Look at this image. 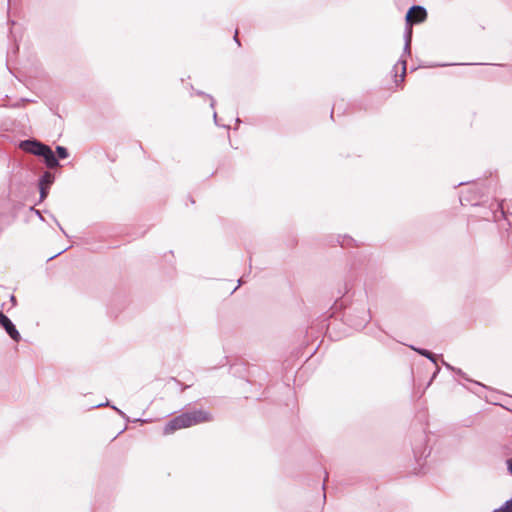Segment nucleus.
Segmentation results:
<instances>
[{"label": "nucleus", "mask_w": 512, "mask_h": 512, "mask_svg": "<svg viewBox=\"0 0 512 512\" xmlns=\"http://www.w3.org/2000/svg\"><path fill=\"white\" fill-rule=\"evenodd\" d=\"M444 365L447 369L451 370V371H454L456 372L458 375H460L461 377H464L465 378V374L464 372L461 370V369H456L454 368L453 366H451L450 364L444 362Z\"/></svg>", "instance_id": "9d476101"}, {"label": "nucleus", "mask_w": 512, "mask_h": 512, "mask_svg": "<svg viewBox=\"0 0 512 512\" xmlns=\"http://www.w3.org/2000/svg\"><path fill=\"white\" fill-rule=\"evenodd\" d=\"M104 404H97L96 407H101L103 406Z\"/></svg>", "instance_id": "aec40b11"}, {"label": "nucleus", "mask_w": 512, "mask_h": 512, "mask_svg": "<svg viewBox=\"0 0 512 512\" xmlns=\"http://www.w3.org/2000/svg\"><path fill=\"white\" fill-rule=\"evenodd\" d=\"M54 181V176L50 172H45L39 181V186L50 187Z\"/></svg>", "instance_id": "423d86ee"}, {"label": "nucleus", "mask_w": 512, "mask_h": 512, "mask_svg": "<svg viewBox=\"0 0 512 512\" xmlns=\"http://www.w3.org/2000/svg\"><path fill=\"white\" fill-rule=\"evenodd\" d=\"M211 420L212 416L208 411L195 410L185 412L167 422L166 425L164 426L163 433L165 435H168L178 429L188 428Z\"/></svg>", "instance_id": "f257e3e1"}, {"label": "nucleus", "mask_w": 512, "mask_h": 512, "mask_svg": "<svg viewBox=\"0 0 512 512\" xmlns=\"http://www.w3.org/2000/svg\"><path fill=\"white\" fill-rule=\"evenodd\" d=\"M214 104H215V101H214L213 98H211V104L210 105H211L212 108L214 107Z\"/></svg>", "instance_id": "6ab92c4d"}, {"label": "nucleus", "mask_w": 512, "mask_h": 512, "mask_svg": "<svg viewBox=\"0 0 512 512\" xmlns=\"http://www.w3.org/2000/svg\"><path fill=\"white\" fill-rule=\"evenodd\" d=\"M369 319H370L369 315L366 312H364L361 320L354 324L355 328L356 329L363 328L368 323Z\"/></svg>", "instance_id": "0eeeda50"}, {"label": "nucleus", "mask_w": 512, "mask_h": 512, "mask_svg": "<svg viewBox=\"0 0 512 512\" xmlns=\"http://www.w3.org/2000/svg\"><path fill=\"white\" fill-rule=\"evenodd\" d=\"M493 512H505L501 507L498 509H495Z\"/></svg>", "instance_id": "a211bd4d"}, {"label": "nucleus", "mask_w": 512, "mask_h": 512, "mask_svg": "<svg viewBox=\"0 0 512 512\" xmlns=\"http://www.w3.org/2000/svg\"><path fill=\"white\" fill-rule=\"evenodd\" d=\"M234 40L235 42L240 45V42H239V39H238V30L235 31V35H234Z\"/></svg>", "instance_id": "2eb2a0df"}, {"label": "nucleus", "mask_w": 512, "mask_h": 512, "mask_svg": "<svg viewBox=\"0 0 512 512\" xmlns=\"http://www.w3.org/2000/svg\"><path fill=\"white\" fill-rule=\"evenodd\" d=\"M20 148L28 153L33 155L42 156L44 155L45 150L48 148L47 145L37 141V140H24L20 142Z\"/></svg>", "instance_id": "7ed1b4c3"}, {"label": "nucleus", "mask_w": 512, "mask_h": 512, "mask_svg": "<svg viewBox=\"0 0 512 512\" xmlns=\"http://www.w3.org/2000/svg\"><path fill=\"white\" fill-rule=\"evenodd\" d=\"M427 17V12L422 6H412L406 14V29H405V46L404 52L410 53V43L412 37L411 26L414 23L423 22Z\"/></svg>", "instance_id": "f03ea898"}, {"label": "nucleus", "mask_w": 512, "mask_h": 512, "mask_svg": "<svg viewBox=\"0 0 512 512\" xmlns=\"http://www.w3.org/2000/svg\"><path fill=\"white\" fill-rule=\"evenodd\" d=\"M0 325L5 329L7 334L16 342L20 341L21 335L16 329L12 321L0 311Z\"/></svg>", "instance_id": "20e7f679"}, {"label": "nucleus", "mask_w": 512, "mask_h": 512, "mask_svg": "<svg viewBox=\"0 0 512 512\" xmlns=\"http://www.w3.org/2000/svg\"><path fill=\"white\" fill-rule=\"evenodd\" d=\"M412 348H413L415 351H417L419 354H421V355H423V356L427 357L428 359H430L432 362H434V363H435V357H434V355H433L431 352H429L428 350H425V349H416V348H414V347H412Z\"/></svg>", "instance_id": "1a4fd4ad"}, {"label": "nucleus", "mask_w": 512, "mask_h": 512, "mask_svg": "<svg viewBox=\"0 0 512 512\" xmlns=\"http://www.w3.org/2000/svg\"><path fill=\"white\" fill-rule=\"evenodd\" d=\"M57 225H58V227L60 228V230H61V231L66 235V233H65V231H64V229H63V227H62L58 222H57Z\"/></svg>", "instance_id": "f3484780"}, {"label": "nucleus", "mask_w": 512, "mask_h": 512, "mask_svg": "<svg viewBox=\"0 0 512 512\" xmlns=\"http://www.w3.org/2000/svg\"><path fill=\"white\" fill-rule=\"evenodd\" d=\"M501 508L505 511V512H512V498L507 500L502 506Z\"/></svg>", "instance_id": "9b49d317"}, {"label": "nucleus", "mask_w": 512, "mask_h": 512, "mask_svg": "<svg viewBox=\"0 0 512 512\" xmlns=\"http://www.w3.org/2000/svg\"><path fill=\"white\" fill-rule=\"evenodd\" d=\"M56 152L60 159H66L69 156L67 149L63 146H57Z\"/></svg>", "instance_id": "6e6552de"}, {"label": "nucleus", "mask_w": 512, "mask_h": 512, "mask_svg": "<svg viewBox=\"0 0 512 512\" xmlns=\"http://www.w3.org/2000/svg\"><path fill=\"white\" fill-rule=\"evenodd\" d=\"M506 465H507L508 472L512 475V458L507 459Z\"/></svg>", "instance_id": "4468645a"}, {"label": "nucleus", "mask_w": 512, "mask_h": 512, "mask_svg": "<svg viewBox=\"0 0 512 512\" xmlns=\"http://www.w3.org/2000/svg\"><path fill=\"white\" fill-rule=\"evenodd\" d=\"M401 63H402V74L400 75V77H401V81H403L405 73H406V61H401Z\"/></svg>", "instance_id": "ddd939ff"}, {"label": "nucleus", "mask_w": 512, "mask_h": 512, "mask_svg": "<svg viewBox=\"0 0 512 512\" xmlns=\"http://www.w3.org/2000/svg\"><path fill=\"white\" fill-rule=\"evenodd\" d=\"M64 251H65V250H62V251L58 252L56 255H54V256H50V258H49V259H53L54 257H56L57 255H59V254L63 253Z\"/></svg>", "instance_id": "dca6fc26"}, {"label": "nucleus", "mask_w": 512, "mask_h": 512, "mask_svg": "<svg viewBox=\"0 0 512 512\" xmlns=\"http://www.w3.org/2000/svg\"><path fill=\"white\" fill-rule=\"evenodd\" d=\"M40 189V199L44 200L47 197L48 194V187L45 186H39Z\"/></svg>", "instance_id": "f8f14e48"}, {"label": "nucleus", "mask_w": 512, "mask_h": 512, "mask_svg": "<svg viewBox=\"0 0 512 512\" xmlns=\"http://www.w3.org/2000/svg\"><path fill=\"white\" fill-rule=\"evenodd\" d=\"M42 157L44 158L46 166L51 169L59 165L58 159L55 157L53 151L49 146L45 150L44 155H42Z\"/></svg>", "instance_id": "39448f33"}]
</instances>
